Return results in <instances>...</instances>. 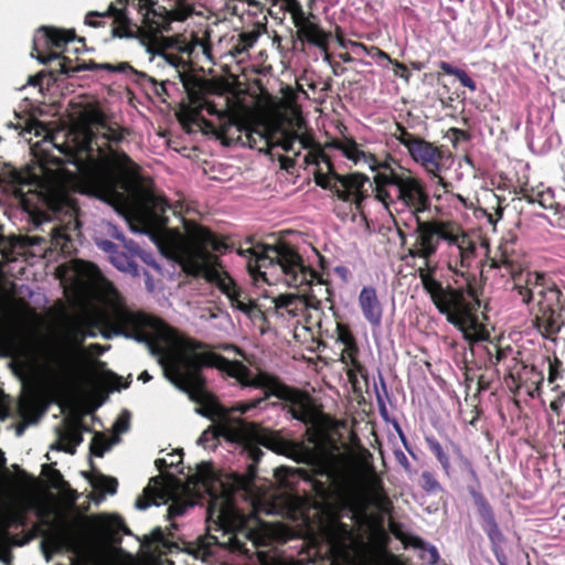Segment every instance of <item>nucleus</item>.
<instances>
[{"label": "nucleus", "mask_w": 565, "mask_h": 565, "mask_svg": "<svg viewBox=\"0 0 565 565\" xmlns=\"http://www.w3.org/2000/svg\"><path fill=\"white\" fill-rule=\"evenodd\" d=\"M75 271L92 282L100 302L97 319L107 330V338L125 335L138 342H145L152 352L159 355V362L166 377L189 397L200 404L195 412L216 422L215 427H209L199 437L198 444L204 448L214 447L217 436H224L231 441H247L256 439L262 445L281 450L276 437L249 426L239 418H234L230 412L203 387L200 370L214 366L225 371L243 386L265 387L281 399L289 402L294 418L311 424L313 427L321 422V414L311 397L298 390L281 385L270 375L259 372L254 375L241 362L230 361L210 351H202V343L185 338L162 321L129 308L122 296L107 280L100 270L92 263L77 260Z\"/></svg>", "instance_id": "1"}, {"label": "nucleus", "mask_w": 565, "mask_h": 565, "mask_svg": "<svg viewBox=\"0 0 565 565\" xmlns=\"http://www.w3.org/2000/svg\"><path fill=\"white\" fill-rule=\"evenodd\" d=\"M125 130L98 108H86L79 122L70 129L44 135L45 151L56 149L64 159L55 158V171L46 173L44 200L61 224L52 230L56 245L71 241L79 227L78 207L71 192L95 196L110 204L131 199L136 216L147 226L167 222L170 209L166 199L137 180L138 166L115 148Z\"/></svg>", "instance_id": "2"}, {"label": "nucleus", "mask_w": 565, "mask_h": 565, "mask_svg": "<svg viewBox=\"0 0 565 565\" xmlns=\"http://www.w3.org/2000/svg\"><path fill=\"white\" fill-rule=\"evenodd\" d=\"M423 264L417 268L422 287L439 313L469 341H480L486 332L473 311L479 306L467 269L476 255V244L456 223L419 221L407 250Z\"/></svg>", "instance_id": "3"}, {"label": "nucleus", "mask_w": 565, "mask_h": 565, "mask_svg": "<svg viewBox=\"0 0 565 565\" xmlns=\"http://www.w3.org/2000/svg\"><path fill=\"white\" fill-rule=\"evenodd\" d=\"M146 52L149 54L150 63L157 67H169L179 77L188 94L194 117H199L202 110H206L213 116L210 120H201L205 132L214 135L225 146H243L247 124L227 110H218L213 103L206 100L203 97L204 82L189 72L192 60H204L210 64H215L207 38L196 35H191L189 40L166 38L158 45H146Z\"/></svg>", "instance_id": "4"}, {"label": "nucleus", "mask_w": 565, "mask_h": 565, "mask_svg": "<svg viewBox=\"0 0 565 565\" xmlns=\"http://www.w3.org/2000/svg\"><path fill=\"white\" fill-rule=\"evenodd\" d=\"M238 254L247 258V269L255 279L260 277L270 285L282 282L294 288H309L308 294H282L274 299L276 309H285L291 317L301 316L307 309L318 310L322 298H329V289L319 275L287 244L259 245L239 249Z\"/></svg>", "instance_id": "5"}, {"label": "nucleus", "mask_w": 565, "mask_h": 565, "mask_svg": "<svg viewBox=\"0 0 565 565\" xmlns=\"http://www.w3.org/2000/svg\"><path fill=\"white\" fill-rule=\"evenodd\" d=\"M185 239L181 248V264L191 275L201 276L214 284L230 300L231 307L243 312L248 319L263 318V312L253 300L223 269L213 252H222L225 243L211 232L193 222L184 223Z\"/></svg>", "instance_id": "6"}, {"label": "nucleus", "mask_w": 565, "mask_h": 565, "mask_svg": "<svg viewBox=\"0 0 565 565\" xmlns=\"http://www.w3.org/2000/svg\"><path fill=\"white\" fill-rule=\"evenodd\" d=\"M238 486L239 482L234 484L216 478L210 463L201 462L188 476L185 491L198 497L209 494L207 522L224 532H231L248 527L255 513L246 515L236 508L235 488Z\"/></svg>", "instance_id": "7"}, {"label": "nucleus", "mask_w": 565, "mask_h": 565, "mask_svg": "<svg viewBox=\"0 0 565 565\" xmlns=\"http://www.w3.org/2000/svg\"><path fill=\"white\" fill-rule=\"evenodd\" d=\"M374 196L392 214L408 211L416 216L427 209L428 194L423 181L409 169L393 160H384L382 171L373 177Z\"/></svg>", "instance_id": "8"}, {"label": "nucleus", "mask_w": 565, "mask_h": 565, "mask_svg": "<svg viewBox=\"0 0 565 565\" xmlns=\"http://www.w3.org/2000/svg\"><path fill=\"white\" fill-rule=\"evenodd\" d=\"M243 146L257 148L259 151L280 147L286 152L298 156L302 149H312L315 140L307 131L305 120L300 113L292 108L288 127L279 124H247L244 132Z\"/></svg>", "instance_id": "9"}, {"label": "nucleus", "mask_w": 565, "mask_h": 565, "mask_svg": "<svg viewBox=\"0 0 565 565\" xmlns=\"http://www.w3.org/2000/svg\"><path fill=\"white\" fill-rule=\"evenodd\" d=\"M491 266L494 268L505 267L512 275L514 287L521 301L529 305L532 300H537V306L543 316L551 309L553 302L558 298V290L545 286V276L541 273L523 271L514 273L513 262L505 249H501L500 256L491 259Z\"/></svg>", "instance_id": "10"}, {"label": "nucleus", "mask_w": 565, "mask_h": 565, "mask_svg": "<svg viewBox=\"0 0 565 565\" xmlns=\"http://www.w3.org/2000/svg\"><path fill=\"white\" fill-rule=\"evenodd\" d=\"M371 455L362 456L355 462L348 456L339 452H328L322 457L323 470L333 476H360L365 490L371 494L377 495L382 489V479L375 471L370 459Z\"/></svg>", "instance_id": "11"}, {"label": "nucleus", "mask_w": 565, "mask_h": 565, "mask_svg": "<svg viewBox=\"0 0 565 565\" xmlns=\"http://www.w3.org/2000/svg\"><path fill=\"white\" fill-rule=\"evenodd\" d=\"M320 158L327 163L329 172H317L315 174L316 183L323 189L333 191L343 201H354L359 204L363 200V188L369 178L359 172L340 175L333 171L329 159L324 154H320Z\"/></svg>", "instance_id": "12"}, {"label": "nucleus", "mask_w": 565, "mask_h": 565, "mask_svg": "<svg viewBox=\"0 0 565 565\" xmlns=\"http://www.w3.org/2000/svg\"><path fill=\"white\" fill-rule=\"evenodd\" d=\"M326 148L340 151L344 158L356 167H366L373 172L382 171L383 161H380L372 152L364 149L352 137L332 139L326 143Z\"/></svg>", "instance_id": "13"}, {"label": "nucleus", "mask_w": 565, "mask_h": 565, "mask_svg": "<svg viewBox=\"0 0 565 565\" xmlns=\"http://www.w3.org/2000/svg\"><path fill=\"white\" fill-rule=\"evenodd\" d=\"M411 158L419 164L429 175L436 178L438 183L444 185L443 178L439 177L441 170V151L422 138L409 145L407 150Z\"/></svg>", "instance_id": "14"}, {"label": "nucleus", "mask_w": 565, "mask_h": 565, "mask_svg": "<svg viewBox=\"0 0 565 565\" xmlns=\"http://www.w3.org/2000/svg\"><path fill=\"white\" fill-rule=\"evenodd\" d=\"M324 534L334 557L349 561L355 544L351 529L341 522L331 521L326 525Z\"/></svg>", "instance_id": "15"}, {"label": "nucleus", "mask_w": 565, "mask_h": 565, "mask_svg": "<svg viewBox=\"0 0 565 565\" xmlns=\"http://www.w3.org/2000/svg\"><path fill=\"white\" fill-rule=\"evenodd\" d=\"M75 33L72 30H61L56 28L42 26L40 28L34 36V50L38 52L36 58L42 64H47L58 57L56 53L42 54L40 49L42 46H54L62 47L66 43L73 41Z\"/></svg>", "instance_id": "16"}, {"label": "nucleus", "mask_w": 565, "mask_h": 565, "mask_svg": "<svg viewBox=\"0 0 565 565\" xmlns=\"http://www.w3.org/2000/svg\"><path fill=\"white\" fill-rule=\"evenodd\" d=\"M121 2L122 0H118ZM134 7H138L139 13L142 15V23L149 33L162 32L168 29L170 18L167 9L154 7L153 0H125Z\"/></svg>", "instance_id": "17"}, {"label": "nucleus", "mask_w": 565, "mask_h": 565, "mask_svg": "<svg viewBox=\"0 0 565 565\" xmlns=\"http://www.w3.org/2000/svg\"><path fill=\"white\" fill-rule=\"evenodd\" d=\"M97 18H113V29L111 33L117 38H131L134 36V31L129 26V19L127 17L126 10L117 9L113 4L108 7L105 11H89L85 17V23L89 26H102V21L97 20Z\"/></svg>", "instance_id": "18"}, {"label": "nucleus", "mask_w": 565, "mask_h": 565, "mask_svg": "<svg viewBox=\"0 0 565 565\" xmlns=\"http://www.w3.org/2000/svg\"><path fill=\"white\" fill-rule=\"evenodd\" d=\"M154 486L147 487L145 490V498L138 499L135 503L139 510H146L150 505H160L167 503L170 500H174V491L181 486V480L169 479L167 481H159L157 478L153 479Z\"/></svg>", "instance_id": "19"}, {"label": "nucleus", "mask_w": 565, "mask_h": 565, "mask_svg": "<svg viewBox=\"0 0 565 565\" xmlns=\"http://www.w3.org/2000/svg\"><path fill=\"white\" fill-rule=\"evenodd\" d=\"M111 230L113 236L121 242L122 248H125V252L115 250V253L109 257L111 264L120 271H126L137 276L138 266L135 262V257L139 254V246L132 241H127L116 228L113 227Z\"/></svg>", "instance_id": "20"}, {"label": "nucleus", "mask_w": 565, "mask_h": 565, "mask_svg": "<svg viewBox=\"0 0 565 565\" xmlns=\"http://www.w3.org/2000/svg\"><path fill=\"white\" fill-rule=\"evenodd\" d=\"M359 307L364 319L373 327H380L383 317V307L377 297L376 289L364 286L358 297Z\"/></svg>", "instance_id": "21"}, {"label": "nucleus", "mask_w": 565, "mask_h": 565, "mask_svg": "<svg viewBox=\"0 0 565 565\" xmlns=\"http://www.w3.org/2000/svg\"><path fill=\"white\" fill-rule=\"evenodd\" d=\"M480 516L482 519V529L488 534L492 545H500L503 542V534L498 527L491 508L487 503L480 505Z\"/></svg>", "instance_id": "22"}, {"label": "nucleus", "mask_w": 565, "mask_h": 565, "mask_svg": "<svg viewBox=\"0 0 565 565\" xmlns=\"http://www.w3.org/2000/svg\"><path fill=\"white\" fill-rule=\"evenodd\" d=\"M83 441L82 430L77 424H67L60 435V441L55 447L68 454H74L76 447Z\"/></svg>", "instance_id": "23"}, {"label": "nucleus", "mask_w": 565, "mask_h": 565, "mask_svg": "<svg viewBox=\"0 0 565 565\" xmlns=\"http://www.w3.org/2000/svg\"><path fill=\"white\" fill-rule=\"evenodd\" d=\"M297 32L299 38L307 40L318 47L326 49L328 35L311 20L297 30Z\"/></svg>", "instance_id": "24"}, {"label": "nucleus", "mask_w": 565, "mask_h": 565, "mask_svg": "<svg viewBox=\"0 0 565 565\" xmlns=\"http://www.w3.org/2000/svg\"><path fill=\"white\" fill-rule=\"evenodd\" d=\"M19 412L21 417L28 423L33 424L38 420L42 412L39 408L38 401L31 396H23L19 402Z\"/></svg>", "instance_id": "25"}, {"label": "nucleus", "mask_w": 565, "mask_h": 565, "mask_svg": "<svg viewBox=\"0 0 565 565\" xmlns=\"http://www.w3.org/2000/svg\"><path fill=\"white\" fill-rule=\"evenodd\" d=\"M413 546L419 550V557L423 562L428 565L437 564L439 559V553L434 545L424 542L419 537H415L413 540Z\"/></svg>", "instance_id": "26"}, {"label": "nucleus", "mask_w": 565, "mask_h": 565, "mask_svg": "<svg viewBox=\"0 0 565 565\" xmlns=\"http://www.w3.org/2000/svg\"><path fill=\"white\" fill-rule=\"evenodd\" d=\"M170 21H184L194 13L192 4L183 0H178L174 6L167 10Z\"/></svg>", "instance_id": "27"}, {"label": "nucleus", "mask_w": 565, "mask_h": 565, "mask_svg": "<svg viewBox=\"0 0 565 565\" xmlns=\"http://www.w3.org/2000/svg\"><path fill=\"white\" fill-rule=\"evenodd\" d=\"M0 348L4 355L14 356L20 352L17 337L10 331H0Z\"/></svg>", "instance_id": "28"}, {"label": "nucleus", "mask_w": 565, "mask_h": 565, "mask_svg": "<svg viewBox=\"0 0 565 565\" xmlns=\"http://www.w3.org/2000/svg\"><path fill=\"white\" fill-rule=\"evenodd\" d=\"M182 462V452L180 450H173L167 452L163 457L157 458L154 461L158 470L163 471L168 468H178Z\"/></svg>", "instance_id": "29"}, {"label": "nucleus", "mask_w": 565, "mask_h": 565, "mask_svg": "<svg viewBox=\"0 0 565 565\" xmlns=\"http://www.w3.org/2000/svg\"><path fill=\"white\" fill-rule=\"evenodd\" d=\"M257 41V34L254 32L242 33L232 47V54L238 55L247 52Z\"/></svg>", "instance_id": "30"}, {"label": "nucleus", "mask_w": 565, "mask_h": 565, "mask_svg": "<svg viewBox=\"0 0 565 565\" xmlns=\"http://www.w3.org/2000/svg\"><path fill=\"white\" fill-rule=\"evenodd\" d=\"M425 440L426 444L428 445L429 450L436 456L441 467L446 471H448L450 468V461L448 456L445 454L441 445L434 437H426Z\"/></svg>", "instance_id": "31"}, {"label": "nucleus", "mask_w": 565, "mask_h": 565, "mask_svg": "<svg viewBox=\"0 0 565 565\" xmlns=\"http://www.w3.org/2000/svg\"><path fill=\"white\" fill-rule=\"evenodd\" d=\"M117 441V437L109 441L102 435H95L90 444V451L94 456L102 457Z\"/></svg>", "instance_id": "32"}, {"label": "nucleus", "mask_w": 565, "mask_h": 565, "mask_svg": "<svg viewBox=\"0 0 565 565\" xmlns=\"http://www.w3.org/2000/svg\"><path fill=\"white\" fill-rule=\"evenodd\" d=\"M67 331L75 341L83 340L85 337H94V333L84 330V321L79 317L68 321Z\"/></svg>", "instance_id": "33"}, {"label": "nucleus", "mask_w": 565, "mask_h": 565, "mask_svg": "<svg viewBox=\"0 0 565 565\" xmlns=\"http://www.w3.org/2000/svg\"><path fill=\"white\" fill-rule=\"evenodd\" d=\"M285 11L290 13L292 22L297 30H299L303 24L310 21V17H306L299 1L287 8Z\"/></svg>", "instance_id": "34"}, {"label": "nucleus", "mask_w": 565, "mask_h": 565, "mask_svg": "<svg viewBox=\"0 0 565 565\" xmlns=\"http://www.w3.org/2000/svg\"><path fill=\"white\" fill-rule=\"evenodd\" d=\"M94 487L103 493L114 494L117 489V481L114 478L100 476L94 480Z\"/></svg>", "instance_id": "35"}, {"label": "nucleus", "mask_w": 565, "mask_h": 565, "mask_svg": "<svg viewBox=\"0 0 565 565\" xmlns=\"http://www.w3.org/2000/svg\"><path fill=\"white\" fill-rule=\"evenodd\" d=\"M284 449L290 450L295 454L300 460H313L316 458L315 454L307 449L306 447L297 444L284 443Z\"/></svg>", "instance_id": "36"}, {"label": "nucleus", "mask_w": 565, "mask_h": 565, "mask_svg": "<svg viewBox=\"0 0 565 565\" xmlns=\"http://www.w3.org/2000/svg\"><path fill=\"white\" fill-rule=\"evenodd\" d=\"M337 340L341 342L344 348L355 345V340L351 331L347 326L338 324L337 326Z\"/></svg>", "instance_id": "37"}, {"label": "nucleus", "mask_w": 565, "mask_h": 565, "mask_svg": "<svg viewBox=\"0 0 565 565\" xmlns=\"http://www.w3.org/2000/svg\"><path fill=\"white\" fill-rule=\"evenodd\" d=\"M98 524L106 531H114L122 525V521L116 515H100L98 518Z\"/></svg>", "instance_id": "38"}, {"label": "nucleus", "mask_w": 565, "mask_h": 565, "mask_svg": "<svg viewBox=\"0 0 565 565\" xmlns=\"http://www.w3.org/2000/svg\"><path fill=\"white\" fill-rule=\"evenodd\" d=\"M394 136L407 150L409 149V145L414 143L418 139V137L413 136L399 125H397Z\"/></svg>", "instance_id": "39"}, {"label": "nucleus", "mask_w": 565, "mask_h": 565, "mask_svg": "<svg viewBox=\"0 0 565 565\" xmlns=\"http://www.w3.org/2000/svg\"><path fill=\"white\" fill-rule=\"evenodd\" d=\"M358 348L356 344L351 347H345L341 352V361L345 364L352 365L354 369H359V363L356 361Z\"/></svg>", "instance_id": "40"}, {"label": "nucleus", "mask_w": 565, "mask_h": 565, "mask_svg": "<svg viewBox=\"0 0 565 565\" xmlns=\"http://www.w3.org/2000/svg\"><path fill=\"white\" fill-rule=\"evenodd\" d=\"M422 478H423V488L425 491L436 492L440 489V486H439L438 481L435 479V477L433 476V473H430L428 471H424L422 473Z\"/></svg>", "instance_id": "41"}, {"label": "nucleus", "mask_w": 565, "mask_h": 565, "mask_svg": "<svg viewBox=\"0 0 565 565\" xmlns=\"http://www.w3.org/2000/svg\"><path fill=\"white\" fill-rule=\"evenodd\" d=\"M129 429V416L127 413H122L118 416L114 424V431L116 435L126 433Z\"/></svg>", "instance_id": "42"}, {"label": "nucleus", "mask_w": 565, "mask_h": 565, "mask_svg": "<svg viewBox=\"0 0 565 565\" xmlns=\"http://www.w3.org/2000/svg\"><path fill=\"white\" fill-rule=\"evenodd\" d=\"M456 77L462 86L467 87L471 92L477 89L476 83L465 71L460 70Z\"/></svg>", "instance_id": "43"}, {"label": "nucleus", "mask_w": 565, "mask_h": 565, "mask_svg": "<svg viewBox=\"0 0 565 565\" xmlns=\"http://www.w3.org/2000/svg\"><path fill=\"white\" fill-rule=\"evenodd\" d=\"M393 65L395 67L394 75L403 78L405 81V83H408L409 78H411V73L407 70V67L404 64L396 62V61L393 63Z\"/></svg>", "instance_id": "44"}, {"label": "nucleus", "mask_w": 565, "mask_h": 565, "mask_svg": "<svg viewBox=\"0 0 565 565\" xmlns=\"http://www.w3.org/2000/svg\"><path fill=\"white\" fill-rule=\"evenodd\" d=\"M141 76L153 86L157 95L161 96L166 93V81L159 83L153 77L146 74H141Z\"/></svg>", "instance_id": "45"}, {"label": "nucleus", "mask_w": 565, "mask_h": 565, "mask_svg": "<svg viewBox=\"0 0 565 565\" xmlns=\"http://www.w3.org/2000/svg\"><path fill=\"white\" fill-rule=\"evenodd\" d=\"M96 242V245L102 249L104 250L105 253H107L109 255V257L115 253V250L117 249L116 245L114 243H111L110 241H107V239H102V238H96L95 239Z\"/></svg>", "instance_id": "46"}, {"label": "nucleus", "mask_w": 565, "mask_h": 565, "mask_svg": "<svg viewBox=\"0 0 565 565\" xmlns=\"http://www.w3.org/2000/svg\"><path fill=\"white\" fill-rule=\"evenodd\" d=\"M263 401H264V398H257V399H254V401H252L249 403H238L232 409L237 411L239 413H246L247 411L256 407Z\"/></svg>", "instance_id": "47"}, {"label": "nucleus", "mask_w": 565, "mask_h": 565, "mask_svg": "<svg viewBox=\"0 0 565 565\" xmlns=\"http://www.w3.org/2000/svg\"><path fill=\"white\" fill-rule=\"evenodd\" d=\"M394 456H395V459L396 461L406 470V471H409L411 470V463L406 457V455L404 454V451H402L401 449L398 450H395L394 451Z\"/></svg>", "instance_id": "48"}, {"label": "nucleus", "mask_w": 565, "mask_h": 565, "mask_svg": "<svg viewBox=\"0 0 565 565\" xmlns=\"http://www.w3.org/2000/svg\"><path fill=\"white\" fill-rule=\"evenodd\" d=\"M151 540L153 542L162 544V546H164V547L167 546L168 548L175 547L174 544H170L169 546L166 544L164 535H163V533H162V531L160 529H156V530L152 531Z\"/></svg>", "instance_id": "49"}, {"label": "nucleus", "mask_w": 565, "mask_h": 565, "mask_svg": "<svg viewBox=\"0 0 565 565\" xmlns=\"http://www.w3.org/2000/svg\"><path fill=\"white\" fill-rule=\"evenodd\" d=\"M137 256L140 259H142V262H145L147 265H149L156 269H159L158 264L154 262L153 257L150 254H147L139 248V254H137Z\"/></svg>", "instance_id": "50"}, {"label": "nucleus", "mask_w": 565, "mask_h": 565, "mask_svg": "<svg viewBox=\"0 0 565 565\" xmlns=\"http://www.w3.org/2000/svg\"><path fill=\"white\" fill-rule=\"evenodd\" d=\"M439 67H440V70H443L446 74H448V75H454V76H457L458 72L460 71V68H456V67L451 66V65H450L449 63H447V62H440Z\"/></svg>", "instance_id": "51"}, {"label": "nucleus", "mask_w": 565, "mask_h": 565, "mask_svg": "<svg viewBox=\"0 0 565 565\" xmlns=\"http://www.w3.org/2000/svg\"><path fill=\"white\" fill-rule=\"evenodd\" d=\"M371 51L373 52L372 56L373 57H377V58H381V60H385L390 63H394L395 61H392L391 57L388 56L387 53H385L384 51L377 49V47H371Z\"/></svg>", "instance_id": "52"}, {"label": "nucleus", "mask_w": 565, "mask_h": 565, "mask_svg": "<svg viewBox=\"0 0 565 565\" xmlns=\"http://www.w3.org/2000/svg\"><path fill=\"white\" fill-rule=\"evenodd\" d=\"M213 473H215V472L213 471ZM214 476H215L216 478H220V479H221V477H217L216 475H214ZM230 476H231V477H226V478H224V481H227V482H230V483H234V484H235L236 482H239V486L235 488V491H236V490H238L239 488H242V487H244V486H245V482H244L241 478L234 477V476H235L234 473H231ZM222 480H223V478H222Z\"/></svg>", "instance_id": "53"}, {"label": "nucleus", "mask_w": 565, "mask_h": 565, "mask_svg": "<svg viewBox=\"0 0 565 565\" xmlns=\"http://www.w3.org/2000/svg\"><path fill=\"white\" fill-rule=\"evenodd\" d=\"M350 46L352 47V50H354L356 53H365V54H371V50H369L364 44L362 43H359V42H350Z\"/></svg>", "instance_id": "54"}, {"label": "nucleus", "mask_w": 565, "mask_h": 565, "mask_svg": "<svg viewBox=\"0 0 565 565\" xmlns=\"http://www.w3.org/2000/svg\"><path fill=\"white\" fill-rule=\"evenodd\" d=\"M104 68H107V70H111V71H116V72H125L127 70H131V67L126 64V63H120L116 66H113V65H109V64H105L103 65Z\"/></svg>", "instance_id": "55"}, {"label": "nucleus", "mask_w": 565, "mask_h": 565, "mask_svg": "<svg viewBox=\"0 0 565 565\" xmlns=\"http://www.w3.org/2000/svg\"><path fill=\"white\" fill-rule=\"evenodd\" d=\"M184 507L180 505L178 502H173L169 508V513L171 515H180L184 512Z\"/></svg>", "instance_id": "56"}, {"label": "nucleus", "mask_w": 565, "mask_h": 565, "mask_svg": "<svg viewBox=\"0 0 565 565\" xmlns=\"http://www.w3.org/2000/svg\"><path fill=\"white\" fill-rule=\"evenodd\" d=\"M29 131H30V132H32V131H33V132H34V135H36V136H41L42 134H44V132H45V128L43 127V125H42V124H40V122H34V124H32V125L30 126Z\"/></svg>", "instance_id": "57"}, {"label": "nucleus", "mask_w": 565, "mask_h": 565, "mask_svg": "<svg viewBox=\"0 0 565 565\" xmlns=\"http://www.w3.org/2000/svg\"><path fill=\"white\" fill-rule=\"evenodd\" d=\"M54 544H55V547H58V546H63V545H65V546L72 545L73 543L71 542L70 537L64 535V536L55 539Z\"/></svg>", "instance_id": "58"}, {"label": "nucleus", "mask_w": 565, "mask_h": 565, "mask_svg": "<svg viewBox=\"0 0 565 565\" xmlns=\"http://www.w3.org/2000/svg\"><path fill=\"white\" fill-rule=\"evenodd\" d=\"M298 0H271V3L273 4H277L278 2H281V8L284 10H286L287 8H289L290 6H292L294 3H296Z\"/></svg>", "instance_id": "59"}, {"label": "nucleus", "mask_w": 565, "mask_h": 565, "mask_svg": "<svg viewBox=\"0 0 565 565\" xmlns=\"http://www.w3.org/2000/svg\"><path fill=\"white\" fill-rule=\"evenodd\" d=\"M558 375V372L556 367L553 364H550V371H548V382L553 383Z\"/></svg>", "instance_id": "60"}, {"label": "nucleus", "mask_w": 565, "mask_h": 565, "mask_svg": "<svg viewBox=\"0 0 565 565\" xmlns=\"http://www.w3.org/2000/svg\"><path fill=\"white\" fill-rule=\"evenodd\" d=\"M0 254L3 258H8L7 255V242L2 235H0Z\"/></svg>", "instance_id": "61"}, {"label": "nucleus", "mask_w": 565, "mask_h": 565, "mask_svg": "<svg viewBox=\"0 0 565 565\" xmlns=\"http://www.w3.org/2000/svg\"><path fill=\"white\" fill-rule=\"evenodd\" d=\"M559 330V326L558 324H555L554 322H548V326L546 328V331L552 334V333H555V332H558Z\"/></svg>", "instance_id": "62"}, {"label": "nucleus", "mask_w": 565, "mask_h": 565, "mask_svg": "<svg viewBox=\"0 0 565 565\" xmlns=\"http://www.w3.org/2000/svg\"><path fill=\"white\" fill-rule=\"evenodd\" d=\"M562 405V401L558 398V399H555L551 403V408L556 413L558 414L559 413V406Z\"/></svg>", "instance_id": "63"}, {"label": "nucleus", "mask_w": 565, "mask_h": 565, "mask_svg": "<svg viewBox=\"0 0 565 565\" xmlns=\"http://www.w3.org/2000/svg\"><path fill=\"white\" fill-rule=\"evenodd\" d=\"M287 472H289V470L281 467V468L276 469L275 476L277 478H280L281 476H285Z\"/></svg>", "instance_id": "64"}]
</instances>
